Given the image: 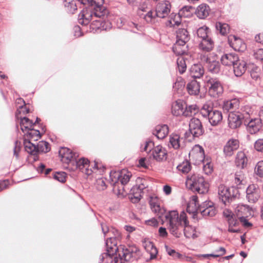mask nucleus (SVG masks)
Listing matches in <instances>:
<instances>
[{"mask_svg":"<svg viewBox=\"0 0 263 263\" xmlns=\"http://www.w3.org/2000/svg\"><path fill=\"white\" fill-rule=\"evenodd\" d=\"M145 245L143 243V246L145 250L149 252L151 255V258L154 259L156 257L158 253V250L156 247L154 246V243L151 241L145 242Z\"/></svg>","mask_w":263,"mask_h":263,"instance_id":"40","label":"nucleus"},{"mask_svg":"<svg viewBox=\"0 0 263 263\" xmlns=\"http://www.w3.org/2000/svg\"><path fill=\"white\" fill-rule=\"evenodd\" d=\"M213 205V203L211 202V201H205L203 202H202V203L201 204H199V206H198V212H201V210L202 209H204L205 208H208V205Z\"/></svg>","mask_w":263,"mask_h":263,"instance_id":"64","label":"nucleus"},{"mask_svg":"<svg viewBox=\"0 0 263 263\" xmlns=\"http://www.w3.org/2000/svg\"><path fill=\"white\" fill-rule=\"evenodd\" d=\"M247 162L248 158L246 154L242 151L238 152L235 159L236 166L243 168L247 166Z\"/></svg>","mask_w":263,"mask_h":263,"instance_id":"35","label":"nucleus"},{"mask_svg":"<svg viewBox=\"0 0 263 263\" xmlns=\"http://www.w3.org/2000/svg\"><path fill=\"white\" fill-rule=\"evenodd\" d=\"M234 181L235 184L237 186L243 185L246 183V178L243 171L240 170L236 172Z\"/></svg>","mask_w":263,"mask_h":263,"instance_id":"39","label":"nucleus"},{"mask_svg":"<svg viewBox=\"0 0 263 263\" xmlns=\"http://www.w3.org/2000/svg\"><path fill=\"white\" fill-rule=\"evenodd\" d=\"M205 87L209 95L214 98L220 97L223 91L222 84L217 78L206 77L204 80Z\"/></svg>","mask_w":263,"mask_h":263,"instance_id":"8","label":"nucleus"},{"mask_svg":"<svg viewBox=\"0 0 263 263\" xmlns=\"http://www.w3.org/2000/svg\"><path fill=\"white\" fill-rule=\"evenodd\" d=\"M152 155L157 161L162 162L166 159L167 152L165 148L161 145H158L153 148Z\"/></svg>","mask_w":263,"mask_h":263,"instance_id":"19","label":"nucleus"},{"mask_svg":"<svg viewBox=\"0 0 263 263\" xmlns=\"http://www.w3.org/2000/svg\"><path fill=\"white\" fill-rule=\"evenodd\" d=\"M208 208H205L201 210V214L203 216L213 217L216 214L217 211L215 207L213 205H208Z\"/></svg>","mask_w":263,"mask_h":263,"instance_id":"50","label":"nucleus"},{"mask_svg":"<svg viewBox=\"0 0 263 263\" xmlns=\"http://www.w3.org/2000/svg\"><path fill=\"white\" fill-rule=\"evenodd\" d=\"M114 232H116V234H115V237H110L106 239V245L107 249L109 248L110 250V251L116 252L118 250V248L116 247L117 242V239H118L120 237V233L117 230H114L113 233Z\"/></svg>","mask_w":263,"mask_h":263,"instance_id":"31","label":"nucleus"},{"mask_svg":"<svg viewBox=\"0 0 263 263\" xmlns=\"http://www.w3.org/2000/svg\"><path fill=\"white\" fill-rule=\"evenodd\" d=\"M214 47V42L211 37L201 40L199 48L203 52H208L212 51Z\"/></svg>","mask_w":263,"mask_h":263,"instance_id":"28","label":"nucleus"},{"mask_svg":"<svg viewBox=\"0 0 263 263\" xmlns=\"http://www.w3.org/2000/svg\"><path fill=\"white\" fill-rule=\"evenodd\" d=\"M176 42L183 44H187L190 40V35L186 29H179L176 32Z\"/></svg>","mask_w":263,"mask_h":263,"instance_id":"30","label":"nucleus"},{"mask_svg":"<svg viewBox=\"0 0 263 263\" xmlns=\"http://www.w3.org/2000/svg\"><path fill=\"white\" fill-rule=\"evenodd\" d=\"M192 6H185L182 7L179 11V14L184 17H188L190 15L191 12L194 10Z\"/></svg>","mask_w":263,"mask_h":263,"instance_id":"52","label":"nucleus"},{"mask_svg":"<svg viewBox=\"0 0 263 263\" xmlns=\"http://www.w3.org/2000/svg\"><path fill=\"white\" fill-rule=\"evenodd\" d=\"M154 146V143L151 141H146L145 142L144 147L143 149V151L149 152H152V148Z\"/></svg>","mask_w":263,"mask_h":263,"instance_id":"63","label":"nucleus"},{"mask_svg":"<svg viewBox=\"0 0 263 263\" xmlns=\"http://www.w3.org/2000/svg\"><path fill=\"white\" fill-rule=\"evenodd\" d=\"M210 11L209 6L205 4H202L196 8L195 13L199 18L205 19L209 16Z\"/></svg>","mask_w":263,"mask_h":263,"instance_id":"29","label":"nucleus"},{"mask_svg":"<svg viewBox=\"0 0 263 263\" xmlns=\"http://www.w3.org/2000/svg\"><path fill=\"white\" fill-rule=\"evenodd\" d=\"M189 131L194 138H198L204 133L201 121L197 118H192L189 123Z\"/></svg>","mask_w":263,"mask_h":263,"instance_id":"13","label":"nucleus"},{"mask_svg":"<svg viewBox=\"0 0 263 263\" xmlns=\"http://www.w3.org/2000/svg\"><path fill=\"white\" fill-rule=\"evenodd\" d=\"M216 31L221 35H226L229 32L230 27L227 23L217 22L215 24Z\"/></svg>","mask_w":263,"mask_h":263,"instance_id":"38","label":"nucleus"},{"mask_svg":"<svg viewBox=\"0 0 263 263\" xmlns=\"http://www.w3.org/2000/svg\"><path fill=\"white\" fill-rule=\"evenodd\" d=\"M186 184L193 192L199 194H204L208 192L209 185L203 177L198 174L187 175Z\"/></svg>","mask_w":263,"mask_h":263,"instance_id":"4","label":"nucleus"},{"mask_svg":"<svg viewBox=\"0 0 263 263\" xmlns=\"http://www.w3.org/2000/svg\"><path fill=\"white\" fill-rule=\"evenodd\" d=\"M238 190L236 189L228 188L223 184H220L218 188L219 198L226 205L237 197Z\"/></svg>","mask_w":263,"mask_h":263,"instance_id":"9","label":"nucleus"},{"mask_svg":"<svg viewBox=\"0 0 263 263\" xmlns=\"http://www.w3.org/2000/svg\"><path fill=\"white\" fill-rule=\"evenodd\" d=\"M248 106L241 107L237 111H231L228 116V126L232 129H236L245 123V121L248 119L249 111Z\"/></svg>","mask_w":263,"mask_h":263,"instance_id":"6","label":"nucleus"},{"mask_svg":"<svg viewBox=\"0 0 263 263\" xmlns=\"http://www.w3.org/2000/svg\"><path fill=\"white\" fill-rule=\"evenodd\" d=\"M254 148L257 151L263 153V139H259L255 141Z\"/></svg>","mask_w":263,"mask_h":263,"instance_id":"59","label":"nucleus"},{"mask_svg":"<svg viewBox=\"0 0 263 263\" xmlns=\"http://www.w3.org/2000/svg\"><path fill=\"white\" fill-rule=\"evenodd\" d=\"M183 140L178 135H172L170 137V144L175 149L181 146V141Z\"/></svg>","mask_w":263,"mask_h":263,"instance_id":"43","label":"nucleus"},{"mask_svg":"<svg viewBox=\"0 0 263 263\" xmlns=\"http://www.w3.org/2000/svg\"><path fill=\"white\" fill-rule=\"evenodd\" d=\"M246 192V198L250 203H255L260 197V190L257 184H250Z\"/></svg>","mask_w":263,"mask_h":263,"instance_id":"14","label":"nucleus"},{"mask_svg":"<svg viewBox=\"0 0 263 263\" xmlns=\"http://www.w3.org/2000/svg\"><path fill=\"white\" fill-rule=\"evenodd\" d=\"M197 111V107L196 105H187L185 104L182 116L184 117H191L195 115Z\"/></svg>","mask_w":263,"mask_h":263,"instance_id":"42","label":"nucleus"},{"mask_svg":"<svg viewBox=\"0 0 263 263\" xmlns=\"http://www.w3.org/2000/svg\"><path fill=\"white\" fill-rule=\"evenodd\" d=\"M190 75L194 79L200 78L204 73V69L200 64L193 65L189 70Z\"/></svg>","mask_w":263,"mask_h":263,"instance_id":"25","label":"nucleus"},{"mask_svg":"<svg viewBox=\"0 0 263 263\" xmlns=\"http://www.w3.org/2000/svg\"><path fill=\"white\" fill-rule=\"evenodd\" d=\"M213 170V165L211 162L203 161V171L205 174H211L212 173Z\"/></svg>","mask_w":263,"mask_h":263,"instance_id":"56","label":"nucleus"},{"mask_svg":"<svg viewBox=\"0 0 263 263\" xmlns=\"http://www.w3.org/2000/svg\"><path fill=\"white\" fill-rule=\"evenodd\" d=\"M238 56L235 53H227L221 56V63L225 66H233L238 60Z\"/></svg>","mask_w":263,"mask_h":263,"instance_id":"24","label":"nucleus"},{"mask_svg":"<svg viewBox=\"0 0 263 263\" xmlns=\"http://www.w3.org/2000/svg\"><path fill=\"white\" fill-rule=\"evenodd\" d=\"M233 67L235 76L237 77H239L246 71L247 63L243 60H240L238 58V61L234 64Z\"/></svg>","mask_w":263,"mask_h":263,"instance_id":"23","label":"nucleus"},{"mask_svg":"<svg viewBox=\"0 0 263 263\" xmlns=\"http://www.w3.org/2000/svg\"><path fill=\"white\" fill-rule=\"evenodd\" d=\"M64 6L69 13H73L77 9L76 2L74 0H62Z\"/></svg>","mask_w":263,"mask_h":263,"instance_id":"44","label":"nucleus"},{"mask_svg":"<svg viewBox=\"0 0 263 263\" xmlns=\"http://www.w3.org/2000/svg\"><path fill=\"white\" fill-rule=\"evenodd\" d=\"M96 187L99 191H103L107 188L106 179L101 178L97 179L96 183Z\"/></svg>","mask_w":263,"mask_h":263,"instance_id":"53","label":"nucleus"},{"mask_svg":"<svg viewBox=\"0 0 263 263\" xmlns=\"http://www.w3.org/2000/svg\"><path fill=\"white\" fill-rule=\"evenodd\" d=\"M188 92L191 95L197 96L199 93L200 85L199 82L195 80L190 82L187 85Z\"/></svg>","mask_w":263,"mask_h":263,"instance_id":"34","label":"nucleus"},{"mask_svg":"<svg viewBox=\"0 0 263 263\" xmlns=\"http://www.w3.org/2000/svg\"><path fill=\"white\" fill-rule=\"evenodd\" d=\"M185 103L181 100H178L172 104V114L175 116L182 115Z\"/></svg>","mask_w":263,"mask_h":263,"instance_id":"26","label":"nucleus"},{"mask_svg":"<svg viewBox=\"0 0 263 263\" xmlns=\"http://www.w3.org/2000/svg\"><path fill=\"white\" fill-rule=\"evenodd\" d=\"M192 154H195L200 161H203L204 158V152L203 147L199 145H196L193 148Z\"/></svg>","mask_w":263,"mask_h":263,"instance_id":"45","label":"nucleus"},{"mask_svg":"<svg viewBox=\"0 0 263 263\" xmlns=\"http://www.w3.org/2000/svg\"><path fill=\"white\" fill-rule=\"evenodd\" d=\"M53 177L60 182H64L66 181V174L64 172H55L53 174Z\"/></svg>","mask_w":263,"mask_h":263,"instance_id":"55","label":"nucleus"},{"mask_svg":"<svg viewBox=\"0 0 263 263\" xmlns=\"http://www.w3.org/2000/svg\"><path fill=\"white\" fill-rule=\"evenodd\" d=\"M201 60L207 64V68L209 72L213 74H217L220 71V64L216 60H212L206 55L201 57Z\"/></svg>","mask_w":263,"mask_h":263,"instance_id":"18","label":"nucleus"},{"mask_svg":"<svg viewBox=\"0 0 263 263\" xmlns=\"http://www.w3.org/2000/svg\"><path fill=\"white\" fill-rule=\"evenodd\" d=\"M165 217L168 221V229L170 233L176 238L180 237L182 231L186 238L195 239L198 237L195 228L189 225L184 211H182L179 215L177 211H171L165 215Z\"/></svg>","mask_w":263,"mask_h":263,"instance_id":"1","label":"nucleus"},{"mask_svg":"<svg viewBox=\"0 0 263 263\" xmlns=\"http://www.w3.org/2000/svg\"><path fill=\"white\" fill-rule=\"evenodd\" d=\"M185 59L183 57H179L177 60V67L180 74L183 73L186 69Z\"/></svg>","mask_w":263,"mask_h":263,"instance_id":"49","label":"nucleus"},{"mask_svg":"<svg viewBox=\"0 0 263 263\" xmlns=\"http://www.w3.org/2000/svg\"><path fill=\"white\" fill-rule=\"evenodd\" d=\"M199 205V202L198 199V197L196 195L192 196V202L190 203L189 205L187 207V212L189 213H192L193 217L197 215L198 213V206Z\"/></svg>","mask_w":263,"mask_h":263,"instance_id":"36","label":"nucleus"},{"mask_svg":"<svg viewBox=\"0 0 263 263\" xmlns=\"http://www.w3.org/2000/svg\"><path fill=\"white\" fill-rule=\"evenodd\" d=\"M239 100L238 99L235 98L228 100L224 103L223 108L228 111H237L239 107Z\"/></svg>","mask_w":263,"mask_h":263,"instance_id":"32","label":"nucleus"},{"mask_svg":"<svg viewBox=\"0 0 263 263\" xmlns=\"http://www.w3.org/2000/svg\"><path fill=\"white\" fill-rule=\"evenodd\" d=\"M155 9L159 18H165L168 16L171 12V3L167 1H159L155 7Z\"/></svg>","mask_w":263,"mask_h":263,"instance_id":"12","label":"nucleus"},{"mask_svg":"<svg viewBox=\"0 0 263 263\" xmlns=\"http://www.w3.org/2000/svg\"><path fill=\"white\" fill-rule=\"evenodd\" d=\"M105 0H92L91 4L95 7H86L84 8L79 13L78 22L82 25H88L93 17L100 18L107 13V11L103 4Z\"/></svg>","mask_w":263,"mask_h":263,"instance_id":"2","label":"nucleus"},{"mask_svg":"<svg viewBox=\"0 0 263 263\" xmlns=\"http://www.w3.org/2000/svg\"><path fill=\"white\" fill-rule=\"evenodd\" d=\"M132 176L131 172L126 170L110 171L109 173L110 183L113 186V191L119 197L125 195V186L129 181Z\"/></svg>","mask_w":263,"mask_h":263,"instance_id":"3","label":"nucleus"},{"mask_svg":"<svg viewBox=\"0 0 263 263\" xmlns=\"http://www.w3.org/2000/svg\"><path fill=\"white\" fill-rule=\"evenodd\" d=\"M247 110L249 111L248 119L245 121L244 125L246 126L247 130L250 134H255L261 129L262 122L261 119L258 118H251L250 112L251 109L248 107Z\"/></svg>","mask_w":263,"mask_h":263,"instance_id":"10","label":"nucleus"},{"mask_svg":"<svg viewBox=\"0 0 263 263\" xmlns=\"http://www.w3.org/2000/svg\"><path fill=\"white\" fill-rule=\"evenodd\" d=\"M59 155L61 161L64 163L68 164L69 166L79 157L77 153H73L71 150L67 147H62L59 151Z\"/></svg>","mask_w":263,"mask_h":263,"instance_id":"11","label":"nucleus"},{"mask_svg":"<svg viewBox=\"0 0 263 263\" xmlns=\"http://www.w3.org/2000/svg\"><path fill=\"white\" fill-rule=\"evenodd\" d=\"M165 248L167 254L173 257L174 258H179L181 257L180 254L176 252L175 250L170 248L168 246L165 245Z\"/></svg>","mask_w":263,"mask_h":263,"instance_id":"57","label":"nucleus"},{"mask_svg":"<svg viewBox=\"0 0 263 263\" xmlns=\"http://www.w3.org/2000/svg\"><path fill=\"white\" fill-rule=\"evenodd\" d=\"M136 247H129L127 248L123 249L122 257L120 258L121 261L124 259L126 261H132L136 258V254L138 251Z\"/></svg>","mask_w":263,"mask_h":263,"instance_id":"21","label":"nucleus"},{"mask_svg":"<svg viewBox=\"0 0 263 263\" xmlns=\"http://www.w3.org/2000/svg\"><path fill=\"white\" fill-rule=\"evenodd\" d=\"M145 180H141V182L139 185L134 186L130 190L133 196L130 197L133 203L138 202L142 197L141 193L143 190L147 187V185L145 184Z\"/></svg>","mask_w":263,"mask_h":263,"instance_id":"16","label":"nucleus"},{"mask_svg":"<svg viewBox=\"0 0 263 263\" xmlns=\"http://www.w3.org/2000/svg\"><path fill=\"white\" fill-rule=\"evenodd\" d=\"M239 147V141L237 139L232 138L229 139L224 145L223 150V153L226 157H231Z\"/></svg>","mask_w":263,"mask_h":263,"instance_id":"15","label":"nucleus"},{"mask_svg":"<svg viewBox=\"0 0 263 263\" xmlns=\"http://www.w3.org/2000/svg\"><path fill=\"white\" fill-rule=\"evenodd\" d=\"M253 55L255 59L258 60L263 61V49L259 48L255 50Z\"/></svg>","mask_w":263,"mask_h":263,"instance_id":"60","label":"nucleus"},{"mask_svg":"<svg viewBox=\"0 0 263 263\" xmlns=\"http://www.w3.org/2000/svg\"><path fill=\"white\" fill-rule=\"evenodd\" d=\"M177 169L180 172L183 174H187L191 170V163L187 160L184 161L177 165Z\"/></svg>","mask_w":263,"mask_h":263,"instance_id":"47","label":"nucleus"},{"mask_svg":"<svg viewBox=\"0 0 263 263\" xmlns=\"http://www.w3.org/2000/svg\"><path fill=\"white\" fill-rule=\"evenodd\" d=\"M149 203L152 211L159 217H161L165 210L160 206L159 199L157 197H151Z\"/></svg>","mask_w":263,"mask_h":263,"instance_id":"20","label":"nucleus"},{"mask_svg":"<svg viewBox=\"0 0 263 263\" xmlns=\"http://www.w3.org/2000/svg\"><path fill=\"white\" fill-rule=\"evenodd\" d=\"M168 133V127L165 125H157L153 132V134L158 139H162L165 138Z\"/></svg>","mask_w":263,"mask_h":263,"instance_id":"33","label":"nucleus"},{"mask_svg":"<svg viewBox=\"0 0 263 263\" xmlns=\"http://www.w3.org/2000/svg\"><path fill=\"white\" fill-rule=\"evenodd\" d=\"M72 165H73V167H71L72 170H79L88 176L92 173H96L99 169L98 165L96 162H95L93 166H90L89 161L84 157L80 158L78 160L77 158L76 159Z\"/></svg>","mask_w":263,"mask_h":263,"instance_id":"7","label":"nucleus"},{"mask_svg":"<svg viewBox=\"0 0 263 263\" xmlns=\"http://www.w3.org/2000/svg\"><path fill=\"white\" fill-rule=\"evenodd\" d=\"M20 125L21 130L25 133L28 129H31L34 123L32 120L28 118L23 117L21 119Z\"/></svg>","mask_w":263,"mask_h":263,"instance_id":"41","label":"nucleus"},{"mask_svg":"<svg viewBox=\"0 0 263 263\" xmlns=\"http://www.w3.org/2000/svg\"><path fill=\"white\" fill-rule=\"evenodd\" d=\"M143 19L148 23L154 24L156 22V18L158 17V15L156 9H153L149 8L147 9L146 12L144 14H142Z\"/></svg>","mask_w":263,"mask_h":263,"instance_id":"37","label":"nucleus"},{"mask_svg":"<svg viewBox=\"0 0 263 263\" xmlns=\"http://www.w3.org/2000/svg\"><path fill=\"white\" fill-rule=\"evenodd\" d=\"M172 50L177 56L182 57L183 55H187L189 52L188 45L176 42L172 47Z\"/></svg>","mask_w":263,"mask_h":263,"instance_id":"27","label":"nucleus"},{"mask_svg":"<svg viewBox=\"0 0 263 263\" xmlns=\"http://www.w3.org/2000/svg\"><path fill=\"white\" fill-rule=\"evenodd\" d=\"M254 172L259 177H263V161H260L257 163L254 168Z\"/></svg>","mask_w":263,"mask_h":263,"instance_id":"54","label":"nucleus"},{"mask_svg":"<svg viewBox=\"0 0 263 263\" xmlns=\"http://www.w3.org/2000/svg\"><path fill=\"white\" fill-rule=\"evenodd\" d=\"M24 145L25 151L30 155V157L33 161H36L39 159L37 155L36 145L32 143L30 140L24 139Z\"/></svg>","mask_w":263,"mask_h":263,"instance_id":"22","label":"nucleus"},{"mask_svg":"<svg viewBox=\"0 0 263 263\" xmlns=\"http://www.w3.org/2000/svg\"><path fill=\"white\" fill-rule=\"evenodd\" d=\"M21 148L20 146V144L18 143L17 141L15 142V146L13 148V155L15 157L16 159H18L19 158V153L20 151Z\"/></svg>","mask_w":263,"mask_h":263,"instance_id":"61","label":"nucleus"},{"mask_svg":"<svg viewBox=\"0 0 263 263\" xmlns=\"http://www.w3.org/2000/svg\"><path fill=\"white\" fill-rule=\"evenodd\" d=\"M50 150L49 144L44 141H40L36 145L37 154L40 153H47Z\"/></svg>","mask_w":263,"mask_h":263,"instance_id":"46","label":"nucleus"},{"mask_svg":"<svg viewBox=\"0 0 263 263\" xmlns=\"http://www.w3.org/2000/svg\"><path fill=\"white\" fill-rule=\"evenodd\" d=\"M228 41L230 45L235 50L239 52L244 51L247 46L243 41L235 35H231L229 37Z\"/></svg>","mask_w":263,"mask_h":263,"instance_id":"17","label":"nucleus"},{"mask_svg":"<svg viewBox=\"0 0 263 263\" xmlns=\"http://www.w3.org/2000/svg\"><path fill=\"white\" fill-rule=\"evenodd\" d=\"M26 132L27 136L29 139H33L34 137H36V138L34 139V141H37L41 138V132L39 130H34L32 127L31 129H28Z\"/></svg>","mask_w":263,"mask_h":263,"instance_id":"51","label":"nucleus"},{"mask_svg":"<svg viewBox=\"0 0 263 263\" xmlns=\"http://www.w3.org/2000/svg\"><path fill=\"white\" fill-rule=\"evenodd\" d=\"M228 222L229 224V228L230 227H237L239 222L236 216L231 217L230 219H228Z\"/></svg>","mask_w":263,"mask_h":263,"instance_id":"58","label":"nucleus"},{"mask_svg":"<svg viewBox=\"0 0 263 263\" xmlns=\"http://www.w3.org/2000/svg\"><path fill=\"white\" fill-rule=\"evenodd\" d=\"M209 32V28L205 26H203L201 27H199L196 31L197 35L198 37L201 38V40H203L204 39H206L210 37L208 35Z\"/></svg>","mask_w":263,"mask_h":263,"instance_id":"48","label":"nucleus"},{"mask_svg":"<svg viewBox=\"0 0 263 263\" xmlns=\"http://www.w3.org/2000/svg\"><path fill=\"white\" fill-rule=\"evenodd\" d=\"M154 146V143L151 141H146L145 142L144 147L143 149V151L149 152H152V148Z\"/></svg>","mask_w":263,"mask_h":263,"instance_id":"62","label":"nucleus"},{"mask_svg":"<svg viewBox=\"0 0 263 263\" xmlns=\"http://www.w3.org/2000/svg\"><path fill=\"white\" fill-rule=\"evenodd\" d=\"M200 114L213 126L219 125L223 119L222 112L214 108L213 105L210 103H205L203 105L200 109Z\"/></svg>","mask_w":263,"mask_h":263,"instance_id":"5","label":"nucleus"}]
</instances>
